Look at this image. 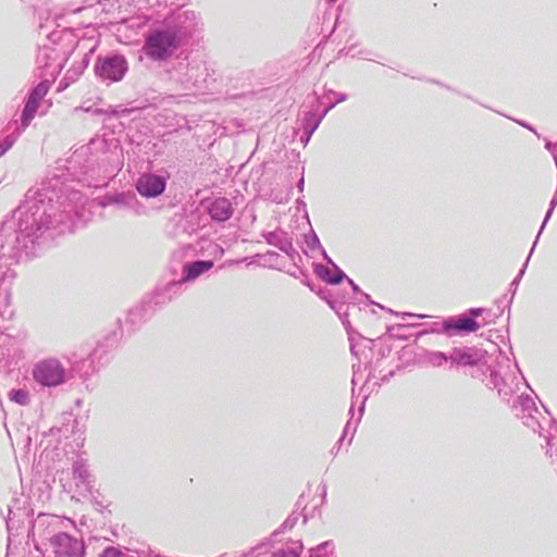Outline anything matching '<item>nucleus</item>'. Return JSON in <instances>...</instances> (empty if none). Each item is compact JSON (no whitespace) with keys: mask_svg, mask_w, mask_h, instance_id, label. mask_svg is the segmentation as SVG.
Here are the masks:
<instances>
[{"mask_svg":"<svg viewBox=\"0 0 557 557\" xmlns=\"http://www.w3.org/2000/svg\"><path fill=\"white\" fill-rule=\"evenodd\" d=\"M178 47L175 34L170 32H154L147 37L145 44L146 54L152 60H165Z\"/></svg>","mask_w":557,"mask_h":557,"instance_id":"f257e3e1","label":"nucleus"},{"mask_svg":"<svg viewBox=\"0 0 557 557\" xmlns=\"http://www.w3.org/2000/svg\"><path fill=\"white\" fill-rule=\"evenodd\" d=\"M65 369L62 363L54 358H48L39 361L33 369L34 380L42 386H58L65 382Z\"/></svg>","mask_w":557,"mask_h":557,"instance_id":"f03ea898","label":"nucleus"},{"mask_svg":"<svg viewBox=\"0 0 557 557\" xmlns=\"http://www.w3.org/2000/svg\"><path fill=\"white\" fill-rule=\"evenodd\" d=\"M128 65L124 57L114 55L100 58L95 64V73L102 79L120 82L127 72Z\"/></svg>","mask_w":557,"mask_h":557,"instance_id":"7ed1b4c3","label":"nucleus"},{"mask_svg":"<svg viewBox=\"0 0 557 557\" xmlns=\"http://www.w3.org/2000/svg\"><path fill=\"white\" fill-rule=\"evenodd\" d=\"M49 89L50 83L48 81H44L39 83L29 94L21 119L24 126H28L30 121L35 117L40 102L46 97Z\"/></svg>","mask_w":557,"mask_h":557,"instance_id":"20e7f679","label":"nucleus"},{"mask_svg":"<svg viewBox=\"0 0 557 557\" xmlns=\"http://www.w3.org/2000/svg\"><path fill=\"white\" fill-rule=\"evenodd\" d=\"M136 188L143 197H157L164 191L165 180L153 174H145L137 181Z\"/></svg>","mask_w":557,"mask_h":557,"instance_id":"39448f33","label":"nucleus"},{"mask_svg":"<svg viewBox=\"0 0 557 557\" xmlns=\"http://www.w3.org/2000/svg\"><path fill=\"white\" fill-rule=\"evenodd\" d=\"M209 212L214 220L222 222L232 216L233 207L228 199L218 198L211 203Z\"/></svg>","mask_w":557,"mask_h":557,"instance_id":"423d86ee","label":"nucleus"},{"mask_svg":"<svg viewBox=\"0 0 557 557\" xmlns=\"http://www.w3.org/2000/svg\"><path fill=\"white\" fill-rule=\"evenodd\" d=\"M213 268L212 261H196L184 265L183 272L185 274L183 282H188L197 278L202 273Z\"/></svg>","mask_w":557,"mask_h":557,"instance_id":"0eeeda50","label":"nucleus"},{"mask_svg":"<svg viewBox=\"0 0 557 557\" xmlns=\"http://www.w3.org/2000/svg\"><path fill=\"white\" fill-rule=\"evenodd\" d=\"M57 552L62 555H71L75 552L78 543L66 533H59L52 539Z\"/></svg>","mask_w":557,"mask_h":557,"instance_id":"6e6552de","label":"nucleus"},{"mask_svg":"<svg viewBox=\"0 0 557 557\" xmlns=\"http://www.w3.org/2000/svg\"><path fill=\"white\" fill-rule=\"evenodd\" d=\"M479 329L480 324L473 318L461 315L455 321V331L471 333Z\"/></svg>","mask_w":557,"mask_h":557,"instance_id":"1a4fd4ad","label":"nucleus"},{"mask_svg":"<svg viewBox=\"0 0 557 557\" xmlns=\"http://www.w3.org/2000/svg\"><path fill=\"white\" fill-rule=\"evenodd\" d=\"M9 398L16 404L25 406L29 401L28 393L24 389H13L9 393Z\"/></svg>","mask_w":557,"mask_h":557,"instance_id":"9d476101","label":"nucleus"},{"mask_svg":"<svg viewBox=\"0 0 557 557\" xmlns=\"http://www.w3.org/2000/svg\"><path fill=\"white\" fill-rule=\"evenodd\" d=\"M101 557H123V555L117 548L108 547L103 550Z\"/></svg>","mask_w":557,"mask_h":557,"instance_id":"9b49d317","label":"nucleus"},{"mask_svg":"<svg viewBox=\"0 0 557 557\" xmlns=\"http://www.w3.org/2000/svg\"><path fill=\"white\" fill-rule=\"evenodd\" d=\"M13 146V140L7 138L0 144V157L4 154Z\"/></svg>","mask_w":557,"mask_h":557,"instance_id":"f8f14e48","label":"nucleus"},{"mask_svg":"<svg viewBox=\"0 0 557 557\" xmlns=\"http://www.w3.org/2000/svg\"><path fill=\"white\" fill-rule=\"evenodd\" d=\"M482 312H483V309H481V308L471 309V310H470V315H472V317H479V315H481V314H482Z\"/></svg>","mask_w":557,"mask_h":557,"instance_id":"ddd939ff","label":"nucleus"},{"mask_svg":"<svg viewBox=\"0 0 557 557\" xmlns=\"http://www.w3.org/2000/svg\"><path fill=\"white\" fill-rule=\"evenodd\" d=\"M458 363L466 364V363H468V361H467V360H465V359H463V357H460V358L458 359Z\"/></svg>","mask_w":557,"mask_h":557,"instance_id":"4468645a","label":"nucleus"}]
</instances>
